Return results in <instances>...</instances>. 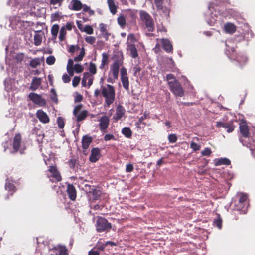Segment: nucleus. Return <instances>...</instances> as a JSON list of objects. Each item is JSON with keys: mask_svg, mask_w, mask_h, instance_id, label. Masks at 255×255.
Returning a JSON list of instances; mask_svg holds the SVG:
<instances>
[{"mask_svg": "<svg viewBox=\"0 0 255 255\" xmlns=\"http://www.w3.org/2000/svg\"><path fill=\"white\" fill-rule=\"evenodd\" d=\"M166 80L170 90L176 96L182 97L184 95V91L180 83L176 79L172 74L166 75Z\"/></svg>", "mask_w": 255, "mask_h": 255, "instance_id": "obj_1", "label": "nucleus"}, {"mask_svg": "<svg viewBox=\"0 0 255 255\" xmlns=\"http://www.w3.org/2000/svg\"><path fill=\"white\" fill-rule=\"evenodd\" d=\"M102 94L105 99V103L109 106L114 101L115 93L113 86L107 84L102 87Z\"/></svg>", "mask_w": 255, "mask_h": 255, "instance_id": "obj_2", "label": "nucleus"}, {"mask_svg": "<svg viewBox=\"0 0 255 255\" xmlns=\"http://www.w3.org/2000/svg\"><path fill=\"white\" fill-rule=\"evenodd\" d=\"M140 18L143 21L149 31H152L154 29V23L151 16L144 11H140Z\"/></svg>", "mask_w": 255, "mask_h": 255, "instance_id": "obj_3", "label": "nucleus"}, {"mask_svg": "<svg viewBox=\"0 0 255 255\" xmlns=\"http://www.w3.org/2000/svg\"><path fill=\"white\" fill-rule=\"evenodd\" d=\"M111 224L104 218L99 217L96 222V229L98 232H102L111 229Z\"/></svg>", "mask_w": 255, "mask_h": 255, "instance_id": "obj_4", "label": "nucleus"}, {"mask_svg": "<svg viewBox=\"0 0 255 255\" xmlns=\"http://www.w3.org/2000/svg\"><path fill=\"white\" fill-rule=\"evenodd\" d=\"M47 176L49 178H52L50 180L53 181H60L61 180V175L57 170L56 167L54 166H50L47 173Z\"/></svg>", "mask_w": 255, "mask_h": 255, "instance_id": "obj_5", "label": "nucleus"}, {"mask_svg": "<svg viewBox=\"0 0 255 255\" xmlns=\"http://www.w3.org/2000/svg\"><path fill=\"white\" fill-rule=\"evenodd\" d=\"M122 62L120 60L115 61L110 66L109 74L113 76L114 78H118L120 67Z\"/></svg>", "mask_w": 255, "mask_h": 255, "instance_id": "obj_6", "label": "nucleus"}, {"mask_svg": "<svg viewBox=\"0 0 255 255\" xmlns=\"http://www.w3.org/2000/svg\"><path fill=\"white\" fill-rule=\"evenodd\" d=\"M239 195L240 196V198L237 209L239 210H242L244 213H246L248 206L247 195L242 193L240 194Z\"/></svg>", "mask_w": 255, "mask_h": 255, "instance_id": "obj_7", "label": "nucleus"}, {"mask_svg": "<svg viewBox=\"0 0 255 255\" xmlns=\"http://www.w3.org/2000/svg\"><path fill=\"white\" fill-rule=\"evenodd\" d=\"M121 79L123 87L127 90L129 89V80L127 76V69L125 67L121 69Z\"/></svg>", "mask_w": 255, "mask_h": 255, "instance_id": "obj_8", "label": "nucleus"}, {"mask_svg": "<svg viewBox=\"0 0 255 255\" xmlns=\"http://www.w3.org/2000/svg\"><path fill=\"white\" fill-rule=\"evenodd\" d=\"M29 98L35 104L39 106H43L46 104L45 100L41 97L34 93H31L29 94Z\"/></svg>", "mask_w": 255, "mask_h": 255, "instance_id": "obj_9", "label": "nucleus"}, {"mask_svg": "<svg viewBox=\"0 0 255 255\" xmlns=\"http://www.w3.org/2000/svg\"><path fill=\"white\" fill-rule=\"evenodd\" d=\"M157 44L156 47H157L159 43H161L163 49L167 52H170L172 51V45L168 39H157Z\"/></svg>", "mask_w": 255, "mask_h": 255, "instance_id": "obj_10", "label": "nucleus"}, {"mask_svg": "<svg viewBox=\"0 0 255 255\" xmlns=\"http://www.w3.org/2000/svg\"><path fill=\"white\" fill-rule=\"evenodd\" d=\"M36 116L39 120L44 124L49 122L50 119L47 114L42 110H38L36 112Z\"/></svg>", "mask_w": 255, "mask_h": 255, "instance_id": "obj_11", "label": "nucleus"}, {"mask_svg": "<svg viewBox=\"0 0 255 255\" xmlns=\"http://www.w3.org/2000/svg\"><path fill=\"white\" fill-rule=\"evenodd\" d=\"M89 191L88 197L89 200L92 201L98 200L101 195V191L100 190L94 188V187Z\"/></svg>", "mask_w": 255, "mask_h": 255, "instance_id": "obj_12", "label": "nucleus"}, {"mask_svg": "<svg viewBox=\"0 0 255 255\" xmlns=\"http://www.w3.org/2000/svg\"><path fill=\"white\" fill-rule=\"evenodd\" d=\"M81 107L80 106H76L74 110V114L77 117V121H81L84 119L87 116V112L86 111H82L78 113L80 110Z\"/></svg>", "mask_w": 255, "mask_h": 255, "instance_id": "obj_13", "label": "nucleus"}, {"mask_svg": "<svg viewBox=\"0 0 255 255\" xmlns=\"http://www.w3.org/2000/svg\"><path fill=\"white\" fill-rule=\"evenodd\" d=\"M125 113V110L124 108L121 105H118L116 108V113L113 117V119L116 121H118L124 115Z\"/></svg>", "mask_w": 255, "mask_h": 255, "instance_id": "obj_14", "label": "nucleus"}, {"mask_svg": "<svg viewBox=\"0 0 255 255\" xmlns=\"http://www.w3.org/2000/svg\"><path fill=\"white\" fill-rule=\"evenodd\" d=\"M216 126L218 127H223L227 129V132L228 133L232 132L234 130V126L229 123H223L222 122H216Z\"/></svg>", "mask_w": 255, "mask_h": 255, "instance_id": "obj_15", "label": "nucleus"}, {"mask_svg": "<svg viewBox=\"0 0 255 255\" xmlns=\"http://www.w3.org/2000/svg\"><path fill=\"white\" fill-rule=\"evenodd\" d=\"M100 158V150L98 148H93L89 157L91 162H96Z\"/></svg>", "mask_w": 255, "mask_h": 255, "instance_id": "obj_16", "label": "nucleus"}, {"mask_svg": "<svg viewBox=\"0 0 255 255\" xmlns=\"http://www.w3.org/2000/svg\"><path fill=\"white\" fill-rule=\"evenodd\" d=\"M109 124V119L106 116H103L100 120V128L102 131L105 130Z\"/></svg>", "mask_w": 255, "mask_h": 255, "instance_id": "obj_17", "label": "nucleus"}, {"mask_svg": "<svg viewBox=\"0 0 255 255\" xmlns=\"http://www.w3.org/2000/svg\"><path fill=\"white\" fill-rule=\"evenodd\" d=\"M240 129L241 133H242V135L245 137H247L248 136L249 134V131H248V128L246 124V123L244 121H241L240 123Z\"/></svg>", "mask_w": 255, "mask_h": 255, "instance_id": "obj_18", "label": "nucleus"}, {"mask_svg": "<svg viewBox=\"0 0 255 255\" xmlns=\"http://www.w3.org/2000/svg\"><path fill=\"white\" fill-rule=\"evenodd\" d=\"M107 4L110 12L115 15L117 12L118 5L114 0H107Z\"/></svg>", "mask_w": 255, "mask_h": 255, "instance_id": "obj_19", "label": "nucleus"}, {"mask_svg": "<svg viewBox=\"0 0 255 255\" xmlns=\"http://www.w3.org/2000/svg\"><path fill=\"white\" fill-rule=\"evenodd\" d=\"M83 4L78 0H72L70 2L71 9L79 11L82 9Z\"/></svg>", "mask_w": 255, "mask_h": 255, "instance_id": "obj_20", "label": "nucleus"}, {"mask_svg": "<svg viewBox=\"0 0 255 255\" xmlns=\"http://www.w3.org/2000/svg\"><path fill=\"white\" fill-rule=\"evenodd\" d=\"M67 192L70 199L72 200H74L76 197V191L73 185L68 184Z\"/></svg>", "mask_w": 255, "mask_h": 255, "instance_id": "obj_21", "label": "nucleus"}, {"mask_svg": "<svg viewBox=\"0 0 255 255\" xmlns=\"http://www.w3.org/2000/svg\"><path fill=\"white\" fill-rule=\"evenodd\" d=\"M34 36V44L39 46L41 44L43 33L41 31H36Z\"/></svg>", "mask_w": 255, "mask_h": 255, "instance_id": "obj_22", "label": "nucleus"}, {"mask_svg": "<svg viewBox=\"0 0 255 255\" xmlns=\"http://www.w3.org/2000/svg\"><path fill=\"white\" fill-rule=\"evenodd\" d=\"M92 141V139L91 137L85 135L82 138V147L84 150H86Z\"/></svg>", "mask_w": 255, "mask_h": 255, "instance_id": "obj_23", "label": "nucleus"}, {"mask_svg": "<svg viewBox=\"0 0 255 255\" xmlns=\"http://www.w3.org/2000/svg\"><path fill=\"white\" fill-rule=\"evenodd\" d=\"M21 143V136L19 134H16L13 143V149L15 152H17L19 148Z\"/></svg>", "mask_w": 255, "mask_h": 255, "instance_id": "obj_24", "label": "nucleus"}, {"mask_svg": "<svg viewBox=\"0 0 255 255\" xmlns=\"http://www.w3.org/2000/svg\"><path fill=\"white\" fill-rule=\"evenodd\" d=\"M127 49L130 52L131 56L133 58L137 57L138 53L137 49L134 44H128L127 45Z\"/></svg>", "mask_w": 255, "mask_h": 255, "instance_id": "obj_25", "label": "nucleus"}, {"mask_svg": "<svg viewBox=\"0 0 255 255\" xmlns=\"http://www.w3.org/2000/svg\"><path fill=\"white\" fill-rule=\"evenodd\" d=\"M41 83V79L40 78L35 77L32 80L31 85L30 86V89L32 90L37 89L38 87L40 85Z\"/></svg>", "mask_w": 255, "mask_h": 255, "instance_id": "obj_26", "label": "nucleus"}, {"mask_svg": "<svg viewBox=\"0 0 255 255\" xmlns=\"http://www.w3.org/2000/svg\"><path fill=\"white\" fill-rule=\"evenodd\" d=\"M224 29L226 32L233 33L236 31V26L232 23H228L224 25Z\"/></svg>", "mask_w": 255, "mask_h": 255, "instance_id": "obj_27", "label": "nucleus"}, {"mask_svg": "<svg viewBox=\"0 0 255 255\" xmlns=\"http://www.w3.org/2000/svg\"><path fill=\"white\" fill-rule=\"evenodd\" d=\"M214 162L215 166H219L221 165H229L230 164V161L226 158L216 159L215 160Z\"/></svg>", "mask_w": 255, "mask_h": 255, "instance_id": "obj_28", "label": "nucleus"}, {"mask_svg": "<svg viewBox=\"0 0 255 255\" xmlns=\"http://www.w3.org/2000/svg\"><path fill=\"white\" fill-rule=\"evenodd\" d=\"M55 249L58 251L59 255H67L68 251L66 247L58 246L55 247Z\"/></svg>", "mask_w": 255, "mask_h": 255, "instance_id": "obj_29", "label": "nucleus"}, {"mask_svg": "<svg viewBox=\"0 0 255 255\" xmlns=\"http://www.w3.org/2000/svg\"><path fill=\"white\" fill-rule=\"evenodd\" d=\"M122 133L128 138H130L132 135L131 130L128 127H124L122 130Z\"/></svg>", "mask_w": 255, "mask_h": 255, "instance_id": "obj_30", "label": "nucleus"}, {"mask_svg": "<svg viewBox=\"0 0 255 255\" xmlns=\"http://www.w3.org/2000/svg\"><path fill=\"white\" fill-rule=\"evenodd\" d=\"M137 39L135 37V36L133 34H129L128 36L127 44H133V43L136 42Z\"/></svg>", "mask_w": 255, "mask_h": 255, "instance_id": "obj_31", "label": "nucleus"}, {"mask_svg": "<svg viewBox=\"0 0 255 255\" xmlns=\"http://www.w3.org/2000/svg\"><path fill=\"white\" fill-rule=\"evenodd\" d=\"M59 31V26L57 24H54L51 28V34L54 39H56Z\"/></svg>", "mask_w": 255, "mask_h": 255, "instance_id": "obj_32", "label": "nucleus"}, {"mask_svg": "<svg viewBox=\"0 0 255 255\" xmlns=\"http://www.w3.org/2000/svg\"><path fill=\"white\" fill-rule=\"evenodd\" d=\"M83 9V11L84 12H87L89 15L92 16L95 13L94 10L91 9L90 7L85 4L83 5L82 8Z\"/></svg>", "mask_w": 255, "mask_h": 255, "instance_id": "obj_33", "label": "nucleus"}, {"mask_svg": "<svg viewBox=\"0 0 255 255\" xmlns=\"http://www.w3.org/2000/svg\"><path fill=\"white\" fill-rule=\"evenodd\" d=\"M14 80L10 79H7L5 81V88L7 90L9 91L12 89V84L13 83Z\"/></svg>", "mask_w": 255, "mask_h": 255, "instance_id": "obj_34", "label": "nucleus"}, {"mask_svg": "<svg viewBox=\"0 0 255 255\" xmlns=\"http://www.w3.org/2000/svg\"><path fill=\"white\" fill-rule=\"evenodd\" d=\"M66 35V30L65 27H62L60 31V34L59 36V38L61 41H63L65 38V36Z\"/></svg>", "mask_w": 255, "mask_h": 255, "instance_id": "obj_35", "label": "nucleus"}, {"mask_svg": "<svg viewBox=\"0 0 255 255\" xmlns=\"http://www.w3.org/2000/svg\"><path fill=\"white\" fill-rule=\"evenodd\" d=\"M85 49L82 48L78 56L74 58V60L77 62L81 61L85 56Z\"/></svg>", "mask_w": 255, "mask_h": 255, "instance_id": "obj_36", "label": "nucleus"}, {"mask_svg": "<svg viewBox=\"0 0 255 255\" xmlns=\"http://www.w3.org/2000/svg\"><path fill=\"white\" fill-rule=\"evenodd\" d=\"M88 69H89L90 73L91 74L94 75L96 73L97 68H96V65L94 63L90 62L89 64V66Z\"/></svg>", "mask_w": 255, "mask_h": 255, "instance_id": "obj_37", "label": "nucleus"}, {"mask_svg": "<svg viewBox=\"0 0 255 255\" xmlns=\"http://www.w3.org/2000/svg\"><path fill=\"white\" fill-rule=\"evenodd\" d=\"M118 23L119 25L124 27L126 24V19L123 15H120L117 19Z\"/></svg>", "mask_w": 255, "mask_h": 255, "instance_id": "obj_38", "label": "nucleus"}, {"mask_svg": "<svg viewBox=\"0 0 255 255\" xmlns=\"http://www.w3.org/2000/svg\"><path fill=\"white\" fill-rule=\"evenodd\" d=\"M40 64V60L39 58H35L31 60L30 65L32 68H35Z\"/></svg>", "mask_w": 255, "mask_h": 255, "instance_id": "obj_39", "label": "nucleus"}, {"mask_svg": "<svg viewBox=\"0 0 255 255\" xmlns=\"http://www.w3.org/2000/svg\"><path fill=\"white\" fill-rule=\"evenodd\" d=\"M88 34L91 35L93 33L94 30L92 27L90 25H86L84 26L83 31Z\"/></svg>", "mask_w": 255, "mask_h": 255, "instance_id": "obj_40", "label": "nucleus"}, {"mask_svg": "<svg viewBox=\"0 0 255 255\" xmlns=\"http://www.w3.org/2000/svg\"><path fill=\"white\" fill-rule=\"evenodd\" d=\"M57 123L58 127L60 129H62L64 128V125H65V122H64V119L63 118H62L61 117H58V118L57 119Z\"/></svg>", "mask_w": 255, "mask_h": 255, "instance_id": "obj_41", "label": "nucleus"}, {"mask_svg": "<svg viewBox=\"0 0 255 255\" xmlns=\"http://www.w3.org/2000/svg\"><path fill=\"white\" fill-rule=\"evenodd\" d=\"M73 69L76 73H80L84 70V67L80 64H76L74 65Z\"/></svg>", "mask_w": 255, "mask_h": 255, "instance_id": "obj_42", "label": "nucleus"}, {"mask_svg": "<svg viewBox=\"0 0 255 255\" xmlns=\"http://www.w3.org/2000/svg\"><path fill=\"white\" fill-rule=\"evenodd\" d=\"M55 62V58L53 55L48 56L46 59V62L49 65H52L54 64Z\"/></svg>", "mask_w": 255, "mask_h": 255, "instance_id": "obj_43", "label": "nucleus"}, {"mask_svg": "<svg viewBox=\"0 0 255 255\" xmlns=\"http://www.w3.org/2000/svg\"><path fill=\"white\" fill-rule=\"evenodd\" d=\"M85 40L87 43L90 44H94L96 41V38L93 36H86Z\"/></svg>", "mask_w": 255, "mask_h": 255, "instance_id": "obj_44", "label": "nucleus"}, {"mask_svg": "<svg viewBox=\"0 0 255 255\" xmlns=\"http://www.w3.org/2000/svg\"><path fill=\"white\" fill-rule=\"evenodd\" d=\"M63 0H50V4L52 5H57L58 6H60Z\"/></svg>", "mask_w": 255, "mask_h": 255, "instance_id": "obj_45", "label": "nucleus"}, {"mask_svg": "<svg viewBox=\"0 0 255 255\" xmlns=\"http://www.w3.org/2000/svg\"><path fill=\"white\" fill-rule=\"evenodd\" d=\"M168 139L170 143H175L177 140L176 134H171L168 135Z\"/></svg>", "mask_w": 255, "mask_h": 255, "instance_id": "obj_46", "label": "nucleus"}, {"mask_svg": "<svg viewBox=\"0 0 255 255\" xmlns=\"http://www.w3.org/2000/svg\"><path fill=\"white\" fill-rule=\"evenodd\" d=\"M80 81V77L78 76H75L72 80V85L73 87H76L79 84Z\"/></svg>", "mask_w": 255, "mask_h": 255, "instance_id": "obj_47", "label": "nucleus"}, {"mask_svg": "<svg viewBox=\"0 0 255 255\" xmlns=\"http://www.w3.org/2000/svg\"><path fill=\"white\" fill-rule=\"evenodd\" d=\"M51 100L55 102H57V95L56 94V92L54 89L51 90V96H50Z\"/></svg>", "mask_w": 255, "mask_h": 255, "instance_id": "obj_48", "label": "nucleus"}, {"mask_svg": "<svg viewBox=\"0 0 255 255\" xmlns=\"http://www.w3.org/2000/svg\"><path fill=\"white\" fill-rule=\"evenodd\" d=\"M190 147L194 150L197 151L200 149V146L194 142H192L190 144Z\"/></svg>", "mask_w": 255, "mask_h": 255, "instance_id": "obj_49", "label": "nucleus"}, {"mask_svg": "<svg viewBox=\"0 0 255 255\" xmlns=\"http://www.w3.org/2000/svg\"><path fill=\"white\" fill-rule=\"evenodd\" d=\"M211 150L210 148H206L201 152V154L203 156H210L211 153Z\"/></svg>", "mask_w": 255, "mask_h": 255, "instance_id": "obj_50", "label": "nucleus"}, {"mask_svg": "<svg viewBox=\"0 0 255 255\" xmlns=\"http://www.w3.org/2000/svg\"><path fill=\"white\" fill-rule=\"evenodd\" d=\"M5 189L8 191H13L14 189V186L13 184L6 182L5 184Z\"/></svg>", "mask_w": 255, "mask_h": 255, "instance_id": "obj_51", "label": "nucleus"}, {"mask_svg": "<svg viewBox=\"0 0 255 255\" xmlns=\"http://www.w3.org/2000/svg\"><path fill=\"white\" fill-rule=\"evenodd\" d=\"M102 63H103L104 64H107L108 63V55L106 53H103L102 54Z\"/></svg>", "mask_w": 255, "mask_h": 255, "instance_id": "obj_52", "label": "nucleus"}, {"mask_svg": "<svg viewBox=\"0 0 255 255\" xmlns=\"http://www.w3.org/2000/svg\"><path fill=\"white\" fill-rule=\"evenodd\" d=\"M79 47L78 46L71 45L69 49V52L71 53H74L75 51L78 50Z\"/></svg>", "mask_w": 255, "mask_h": 255, "instance_id": "obj_53", "label": "nucleus"}, {"mask_svg": "<svg viewBox=\"0 0 255 255\" xmlns=\"http://www.w3.org/2000/svg\"><path fill=\"white\" fill-rule=\"evenodd\" d=\"M154 2L158 9H163V7L162 6V0H154Z\"/></svg>", "mask_w": 255, "mask_h": 255, "instance_id": "obj_54", "label": "nucleus"}, {"mask_svg": "<svg viewBox=\"0 0 255 255\" xmlns=\"http://www.w3.org/2000/svg\"><path fill=\"white\" fill-rule=\"evenodd\" d=\"M62 80L64 83H67L70 82V78L67 74H65L62 76Z\"/></svg>", "mask_w": 255, "mask_h": 255, "instance_id": "obj_55", "label": "nucleus"}, {"mask_svg": "<svg viewBox=\"0 0 255 255\" xmlns=\"http://www.w3.org/2000/svg\"><path fill=\"white\" fill-rule=\"evenodd\" d=\"M140 70H141V69L139 67V66H136L134 67L133 69V70L134 71V75L135 76H137L138 74L140 71Z\"/></svg>", "mask_w": 255, "mask_h": 255, "instance_id": "obj_56", "label": "nucleus"}, {"mask_svg": "<svg viewBox=\"0 0 255 255\" xmlns=\"http://www.w3.org/2000/svg\"><path fill=\"white\" fill-rule=\"evenodd\" d=\"M93 76V75H91L88 72H85L83 74V77L82 79H83L85 80L86 81H87L89 79V78H91Z\"/></svg>", "mask_w": 255, "mask_h": 255, "instance_id": "obj_57", "label": "nucleus"}, {"mask_svg": "<svg viewBox=\"0 0 255 255\" xmlns=\"http://www.w3.org/2000/svg\"><path fill=\"white\" fill-rule=\"evenodd\" d=\"M133 169V166L131 164H128L126 165V171L127 172H131Z\"/></svg>", "mask_w": 255, "mask_h": 255, "instance_id": "obj_58", "label": "nucleus"}, {"mask_svg": "<svg viewBox=\"0 0 255 255\" xmlns=\"http://www.w3.org/2000/svg\"><path fill=\"white\" fill-rule=\"evenodd\" d=\"M214 224L219 228L221 229L222 227V221L220 219H218L215 221Z\"/></svg>", "mask_w": 255, "mask_h": 255, "instance_id": "obj_59", "label": "nucleus"}, {"mask_svg": "<svg viewBox=\"0 0 255 255\" xmlns=\"http://www.w3.org/2000/svg\"><path fill=\"white\" fill-rule=\"evenodd\" d=\"M99 28L101 33H104L105 32H106V30H107L106 26L103 23H101L99 25Z\"/></svg>", "mask_w": 255, "mask_h": 255, "instance_id": "obj_60", "label": "nucleus"}, {"mask_svg": "<svg viewBox=\"0 0 255 255\" xmlns=\"http://www.w3.org/2000/svg\"><path fill=\"white\" fill-rule=\"evenodd\" d=\"M118 78H114L113 76L110 75L109 74V77L107 79V82L108 83H114L116 80H117Z\"/></svg>", "mask_w": 255, "mask_h": 255, "instance_id": "obj_61", "label": "nucleus"}, {"mask_svg": "<svg viewBox=\"0 0 255 255\" xmlns=\"http://www.w3.org/2000/svg\"><path fill=\"white\" fill-rule=\"evenodd\" d=\"M83 99V97L81 95L79 94H76L75 97V102H80L82 101Z\"/></svg>", "mask_w": 255, "mask_h": 255, "instance_id": "obj_62", "label": "nucleus"}, {"mask_svg": "<svg viewBox=\"0 0 255 255\" xmlns=\"http://www.w3.org/2000/svg\"><path fill=\"white\" fill-rule=\"evenodd\" d=\"M97 248L100 250H103L105 247V245L101 242H98L97 244Z\"/></svg>", "mask_w": 255, "mask_h": 255, "instance_id": "obj_63", "label": "nucleus"}, {"mask_svg": "<svg viewBox=\"0 0 255 255\" xmlns=\"http://www.w3.org/2000/svg\"><path fill=\"white\" fill-rule=\"evenodd\" d=\"M67 71L70 76H73L74 73L73 68H66Z\"/></svg>", "mask_w": 255, "mask_h": 255, "instance_id": "obj_64", "label": "nucleus"}]
</instances>
